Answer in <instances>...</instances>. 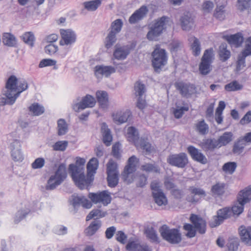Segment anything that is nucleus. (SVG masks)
Listing matches in <instances>:
<instances>
[{
	"label": "nucleus",
	"instance_id": "1",
	"mask_svg": "<svg viewBox=\"0 0 251 251\" xmlns=\"http://www.w3.org/2000/svg\"><path fill=\"white\" fill-rule=\"evenodd\" d=\"M85 160L80 157H77L75 164L69 165V171L73 180L75 185L80 189L88 187L93 181V178L86 177L84 175V164Z\"/></svg>",
	"mask_w": 251,
	"mask_h": 251
},
{
	"label": "nucleus",
	"instance_id": "2",
	"mask_svg": "<svg viewBox=\"0 0 251 251\" xmlns=\"http://www.w3.org/2000/svg\"><path fill=\"white\" fill-rule=\"evenodd\" d=\"M190 221L194 226L190 224H185L183 226L184 230L187 231L186 236L189 238L194 237L196 235L195 229L201 234H203L205 232L206 222L201 217L192 214L190 217Z\"/></svg>",
	"mask_w": 251,
	"mask_h": 251
},
{
	"label": "nucleus",
	"instance_id": "3",
	"mask_svg": "<svg viewBox=\"0 0 251 251\" xmlns=\"http://www.w3.org/2000/svg\"><path fill=\"white\" fill-rule=\"evenodd\" d=\"M3 92L6 97L5 103L9 105L13 104L18 98V79L15 75H11L8 78Z\"/></svg>",
	"mask_w": 251,
	"mask_h": 251
},
{
	"label": "nucleus",
	"instance_id": "4",
	"mask_svg": "<svg viewBox=\"0 0 251 251\" xmlns=\"http://www.w3.org/2000/svg\"><path fill=\"white\" fill-rule=\"evenodd\" d=\"M169 18L163 16L154 21L151 25L150 30L147 37L150 40H156L157 38L162 33L163 30L166 28V25L169 21Z\"/></svg>",
	"mask_w": 251,
	"mask_h": 251
},
{
	"label": "nucleus",
	"instance_id": "5",
	"mask_svg": "<svg viewBox=\"0 0 251 251\" xmlns=\"http://www.w3.org/2000/svg\"><path fill=\"white\" fill-rule=\"evenodd\" d=\"M67 176L65 165H59L54 175H51L48 180L46 189L48 190L54 189L60 185Z\"/></svg>",
	"mask_w": 251,
	"mask_h": 251
},
{
	"label": "nucleus",
	"instance_id": "6",
	"mask_svg": "<svg viewBox=\"0 0 251 251\" xmlns=\"http://www.w3.org/2000/svg\"><path fill=\"white\" fill-rule=\"evenodd\" d=\"M159 232L162 238L171 244H178L181 241V235L177 229H171L164 225L160 227Z\"/></svg>",
	"mask_w": 251,
	"mask_h": 251
},
{
	"label": "nucleus",
	"instance_id": "7",
	"mask_svg": "<svg viewBox=\"0 0 251 251\" xmlns=\"http://www.w3.org/2000/svg\"><path fill=\"white\" fill-rule=\"evenodd\" d=\"M151 194L155 203L158 206H165L168 204V199L161 188L160 183L154 180L151 184Z\"/></svg>",
	"mask_w": 251,
	"mask_h": 251
},
{
	"label": "nucleus",
	"instance_id": "8",
	"mask_svg": "<svg viewBox=\"0 0 251 251\" xmlns=\"http://www.w3.org/2000/svg\"><path fill=\"white\" fill-rule=\"evenodd\" d=\"M213 50L210 48L204 51L199 65V70L201 74L206 75L212 70L211 64L213 58Z\"/></svg>",
	"mask_w": 251,
	"mask_h": 251
},
{
	"label": "nucleus",
	"instance_id": "9",
	"mask_svg": "<svg viewBox=\"0 0 251 251\" xmlns=\"http://www.w3.org/2000/svg\"><path fill=\"white\" fill-rule=\"evenodd\" d=\"M152 65L155 70L165 66L167 63V57L165 50L161 49L156 46L152 53Z\"/></svg>",
	"mask_w": 251,
	"mask_h": 251
},
{
	"label": "nucleus",
	"instance_id": "10",
	"mask_svg": "<svg viewBox=\"0 0 251 251\" xmlns=\"http://www.w3.org/2000/svg\"><path fill=\"white\" fill-rule=\"evenodd\" d=\"M175 86L182 97L190 98L197 92V88L195 85L189 82L178 81L175 83Z\"/></svg>",
	"mask_w": 251,
	"mask_h": 251
},
{
	"label": "nucleus",
	"instance_id": "11",
	"mask_svg": "<svg viewBox=\"0 0 251 251\" xmlns=\"http://www.w3.org/2000/svg\"><path fill=\"white\" fill-rule=\"evenodd\" d=\"M61 39L59 41L61 46H67L70 47L76 40V35L75 31L71 29L60 30Z\"/></svg>",
	"mask_w": 251,
	"mask_h": 251
},
{
	"label": "nucleus",
	"instance_id": "12",
	"mask_svg": "<svg viewBox=\"0 0 251 251\" xmlns=\"http://www.w3.org/2000/svg\"><path fill=\"white\" fill-rule=\"evenodd\" d=\"M231 211L230 208L225 207L218 210L217 215L213 217L210 222V226L212 227H216L221 224L223 221L230 217Z\"/></svg>",
	"mask_w": 251,
	"mask_h": 251
},
{
	"label": "nucleus",
	"instance_id": "13",
	"mask_svg": "<svg viewBox=\"0 0 251 251\" xmlns=\"http://www.w3.org/2000/svg\"><path fill=\"white\" fill-rule=\"evenodd\" d=\"M88 197L94 203H101L106 206L111 201V197L107 191H103L100 193L89 194Z\"/></svg>",
	"mask_w": 251,
	"mask_h": 251
},
{
	"label": "nucleus",
	"instance_id": "14",
	"mask_svg": "<svg viewBox=\"0 0 251 251\" xmlns=\"http://www.w3.org/2000/svg\"><path fill=\"white\" fill-rule=\"evenodd\" d=\"M167 162L172 166L183 168L188 162V157L185 153L172 154L168 156Z\"/></svg>",
	"mask_w": 251,
	"mask_h": 251
},
{
	"label": "nucleus",
	"instance_id": "15",
	"mask_svg": "<svg viewBox=\"0 0 251 251\" xmlns=\"http://www.w3.org/2000/svg\"><path fill=\"white\" fill-rule=\"evenodd\" d=\"M96 103V101L94 97L90 95H86L82 99L81 101L73 104L72 107L75 112H79L86 108L93 107Z\"/></svg>",
	"mask_w": 251,
	"mask_h": 251
},
{
	"label": "nucleus",
	"instance_id": "16",
	"mask_svg": "<svg viewBox=\"0 0 251 251\" xmlns=\"http://www.w3.org/2000/svg\"><path fill=\"white\" fill-rule=\"evenodd\" d=\"M137 158L135 156L132 155L128 160L127 165L125 167L122 174V178L125 181L130 183L132 181V179H128L130 175H132L136 170V164Z\"/></svg>",
	"mask_w": 251,
	"mask_h": 251
},
{
	"label": "nucleus",
	"instance_id": "17",
	"mask_svg": "<svg viewBox=\"0 0 251 251\" xmlns=\"http://www.w3.org/2000/svg\"><path fill=\"white\" fill-rule=\"evenodd\" d=\"M95 75L97 78L107 77L116 72L115 68L111 66L97 65L94 68Z\"/></svg>",
	"mask_w": 251,
	"mask_h": 251
},
{
	"label": "nucleus",
	"instance_id": "18",
	"mask_svg": "<svg viewBox=\"0 0 251 251\" xmlns=\"http://www.w3.org/2000/svg\"><path fill=\"white\" fill-rule=\"evenodd\" d=\"M11 155L15 161H22L24 156L21 151V144L19 141L14 140L10 144Z\"/></svg>",
	"mask_w": 251,
	"mask_h": 251
},
{
	"label": "nucleus",
	"instance_id": "19",
	"mask_svg": "<svg viewBox=\"0 0 251 251\" xmlns=\"http://www.w3.org/2000/svg\"><path fill=\"white\" fill-rule=\"evenodd\" d=\"M148 9L146 6L143 5L139 9L136 10L129 17L128 21L131 24H134L142 20L146 15Z\"/></svg>",
	"mask_w": 251,
	"mask_h": 251
},
{
	"label": "nucleus",
	"instance_id": "20",
	"mask_svg": "<svg viewBox=\"0 0 251 251\" xmlns=\"http://www.w3.org/2000/svg\"><path fill=\"white\" fill-rule=\"evenodd\" d=\"M130 47L129 45L120 46H116L113 53L114 57L118 60H124L126 58L130 51Z\"/></svg>",
	"mask_w": 251,
	"mask_h": 251
},
{
	"label": "nucleus",
	"instance_id": "21",
	"mask_svg": "<svg viewBox=\"0 0 251 251\" xmlns=\"http://www.w3.org/2000/svg\"><path fill=\"white\" fill-rule=\"evenodd\" d=\"M180 22L183 30H190L194 26V20L190 13L182 15L180 19Z\"/></svg>",
	"mask_w": 251,
	"mask_h": 251
},
{
	"label": "nucleus",
	"instance_id": "22",
	"mask_svg": "<svg viewBox=\"0 0 251 251\" xmlns=\"http://www.w3.org/2000/svg\"><path fill=\"white\" fill-rule=\"evenodd\" d=\"M71 204L74 208L78 207L80 204L86 208H90L92 204L88 199L84 196H73V199L71 201Z\"/></svg>",
	"mask_w": 251,
	"mask_h": 251
},
{
	"label": "nucleus",
	"instance_id": "23",
	"mask_svg": "<svg viewBox=\"0 0 251 251\" xmlns=\"http://www.w3.org/2000/svg\"><path fill=\"white\" fill-rule=\"evenodd\" d=\"M239 233L242 242L248 246H251V227L241 226L239 228Z\"/></svg>",
	"mask_w": 251,
	"mask_h": 251
},
{
	"label": "nucleus",
	"instance_id": "24",
	"mask_svg": "<svg viewBox=\"0 0 251 251\" xmlns=\"http://www.w3.org/2000/svg\"><path fill=\"white\" fill-rule=\"evenodd\" d=\"M187 151L194 160L203 164L207 163L206 157L198 149L190 146L188 147Z\"/></svg>",
	"mask_w": 251,
	"mask_h": 251
},
{
	"label": "nucleus",
	"instance_id": "25",
	"mask_svg": "<svg viewBox=\"0 0 251 251\" xmlns=\"http://www.w3.org/2000/svg\"><path fill=\"white\" fill-rule=\"evenodd\" d=\"M131 115V112L128 110L124 111H119L113 114V120L115 123L122 124L126 122Z\"/></svg>",
	"mask_w": 251,
	"mask_h": 251
},
{
	"label": "nucleus",
	"instance_id": "26",
	"mask_svg": "<svg viewBox=\"0 0 251 251\" xmlns=\"http://www.w3.org/2000/svg\"><path fill=\"white\" fill-rule=\"evenodd\" d=\"M189 190L192 195L187 197V200L189 202H196L199 201V199L196 198V196H198L201 197H204L206 195L205 191L200 188L192 186L189 188Z\"/></svg>",
	"mask_w": 251,
	"mask_h": 251
},
{
	"label": "nucleus",
	"instance_id": "27",
	"mask_svg": "<svg viewBox=\"0 0 251 251\" xmlns=\"http://www.w3.org/2000/svg\"><path fill=\"white\" fill-rule=\"evenodd\" d=\"M100 130L102 136L103 142L107 146L111 145L112 141V136L110 129L105 123H102L100 126Z\"/></svg>",
	"mask_w": 251,
	"mask_h": 251
},
{
	"label": "nucleus",
	"instance_id": "28",
	"mask_svg": "<svg viewBox=\"0 0 251 251\" xmlns=\"http://www.w3.org/2000/svg\"><path fill=\"white\" fill-rule=\"evenodd\" d=\"M251 200V189L246 188L241 190L237 196V202L239 204L245 205L247 203L249 202Z\"/></svg>",
	"mask_w": 251,
	"mask_h": 251
},
{
	"label": "nucleus",
	"instance_id": "29",
	"mask_svg": "<svg viewBox=\"0 0 251 251\" xmlns=\"http://www.w3.org/2000/svg\"><path fill=\"white\" fill-rule=\"evenodd\" d=\"M126 136L128 141L133 143L135 146L138 144L140 140L138 136L137 130L132 126L129 127L127 128Z\"/></svg>",
	"mask_w": 251,
	"mask_h": 251
},
{
	"label": "nucleus",
	"instance_id": "30",
	"mask_svg": "<svg viewBox=\"0 0 251 251\" xmlns=\"http://www.w3.org/2000/svg\"><path fill=\"white\" fill-rule=\"evenodd\" d=\"M233 134L231 132H225L216 140L218 148L226 146L233 140Z\"/></svg>",
	"mask_w": 251,
	"mask_h": 251
},
{
	"label": "nucleus",
	"instance_id": "31",
	"mask_svg": "<svg viewBox=\"0 0 251 251\" xmlns=\"http://www.w3.org/2000/svg\"><path fill=\"white\" fill-rule=\"evenodd\" d=\"M98 102L102 108L107 107L108 103V94L104 91H98L96 93Z\"/></svg>",
	"mask_w": 251,
	"mask_h": 251
},
{
	"label": "nucleus",
	"instance_id": "32",
	"mask_svg": "<svg viewBox=\"0 0 251 251\" xmlns=\"http://www.w3.org/2000/svg\"><path fill=\"white\" fill-rule=\"evenodd\" d=\"M98 165L99 162L97 158H92L90 160L87 165V176L86 177H91L93 179H94L92 176L96 173Z\"/></svg>",
	"mask_w": 251,
	"mask_h": 251
},
{
	"label": "nucleus",
	"instance_id": "33",
	"mask_svg": "<svg viewBox=\"0 0 251 251\" xmlns=\"http://www.w3.org/2000/svg\"><path fill=\"white\" fill-rule=\"evenodd\" d=\"M201 146L204 151L212 150L218 148L216 140L213 139H204L201 143Z\"/></svg>",
	"mask_w": 251,
	"mask_h": 251
},
{
	"label": "nucleus",
	"instance_id": "34",
	"mask_svg": "<svg viewBox=\"0 0 251 251\" xmlns=\"http://www.w3.org/2000/svg\"><path fill=\"white\" fill-rule=\"evenodd\" d=\"M228 43L236 47H239L243 42V37L241 33H238L228 36L226 39Z\"/></svg>",
	"mask_w": 251,
	"mask_h": 251
},
{
	"label": "nucleus",
	"instance_id": "35",
	"mask_svg": "<svg viewBox=\"0 0 251 251\" xmlns=\"http://www.w3.org/2000/svg\"><path fill=\"white\" fill-rule=\"evenodd\" d=\"M219 55L220 59L223 62L227 60L230 57L231 53L229 50H227L226 44H222L219 47Z\"/></svg>",
	"mask_w": 251,
	"mask_h": 251
},
{
	"label": "nucleus",
	"instance_id": "36",
	"mask_svg": "<svg viewBox=\"0 0 251 251\" xmlns=\"http://www.w3.org/2000/svg\"><path fill=\"white\" fill-rule=\"evenodd\" d=\"M195 130L201 135H206L209 131V126L202 120L195 124Z\"/></svg>",
	"mask_w": 251,
	"mask_h": 251
},
{
	"label": "nucleus",
	"instance_id": "37",
	"mask_svg": "<svg viewBox=\"0 0 251 251\" xmlns=\"http://www.w3.org/2000/svg\"><path fill=\"white\" fill-rule=\"evenodd\" d=\"M101 226L100 220H95L92 222L89 226L86 229V233L89 236L93 235Z\"/></svg>",
	"mask_w": 251,
	"mask_h": 251
},
{
	"label": "nucleus",
	"instance_id": "38",
	"mask_svg": "<svg viewBox=\"0 0 251 251\" xmlns=\"http://www.w3.org/2000/svg\"><path fill=\"white\" fill-rule=\"evenodd\" d=\"M28 109L31 114L33 116H39L42 114L45 111L44 108L38 103L32 104Z\"/></svg>",
	"mask_w": 251,
	"mask_h": 251
},
{
	"label": "nucleus",
	"instance_id": "39",
	"mask_svg": "<svg viewBox=\"0 0 251 251\" xmlns=\"http://www.w3.org/2000/svg\"><path fill=\"white\" fill-rule=\"evenodd\" d=\"M3 44L8 47H14L17 41L14 35L9 33H5L2 38Z\"/></svg>",
	"mask_w": 251,
	"mask_h": 251
},
{
	"label": "nucleus",
	"instance_id": "40",
	"mask_svg": "<svg viewBox=\"0 0 251 251\" xmlns=\"http://www.w3.org/2000/svg\"><path fill=\"white\" fill-rule=\"evenodd\" d=\"M141 170L147 173L159 174L160 168L158 165L155 164L146 163L141 166Z\"/></svg>",
	"mask_w": 251,
	"mask_h": 251
},
{
	"label": "nucleus",
	"instance_id": "41",
	"mask_svg": "<svg viewBox=\"0 0 251 251\" xmlns=\"http://www.w3.org/2000/svg\"><path fill=\"white\" fill-rule=\"evenodd\" d=\"M137 149H140L147 153H151L153 150V147L147 140L141 138L139 142L136 146Z\"/></svg>",
	"mask_w": 251,
	"mask_h": 251
},
{
	"label": "nucleus",
	"instance_id": "42",
	"mask_svg": "<svg viewBox=\"0 0 251 251\" xmlns=\"http://www.w3.org/2000/svg\"><path fill=\"white\" fill-rule=\"evenodd\" d=\"M245 142L242 138H240L233 145L232 151L235 154H240L246 145Z\"/></svg>",
	"mask_w": 251,
	"mask_h": 251
},
{
	"label": "nucleus",
	"instance_id": "43",
	"mask_svg": "<svg viewBox=\"0 0 251 251\" xmlns=\"http://www.w3.org/2000/svg\"><path fill=\"white\" fill-rule=\"evenodd\" d=\"M191 41H193L191 45L193 54L195 56H198L201 53V51L200 42L198 39L195 37L191 39Z\"/></svg>",
	"mask_w": 251,
	"mask_h": 251
},
{
	"label": "nucleus",
	"instance_id": "44",
	"mask_svg": "<svg viewBox=\"0 0 251 251\" xmlns=\"http://www.w3.org/2000/svg\"><path fill=\"white\" fill-rule=\"evenodd\" d=\"M101 3V0H93L85 2L83 5L87 10L95 11L100 6Z\"/></svg>",
	"mask_w": 251,
	"mask_h": 251
},
{
	"label": "nucleus",
	"instance_id": "45",
	"mask_svg": "<svg viewBox=\"0 0 251 251\" xmlns=\"http://www.w3.org/2000/svg\"><path fill=\"white\" fill-rule=\"evenodd\" d=\"M58 134L60 136L65 135L68 131V126L66 121L60 119L57 121Z\"/></svg>",
	"mask_w": 251,
	"mask_h": 251
},
{
	"label": "nucleus",
	"instance_id": "46",
	"mask_svg": "<svg viewBox=\"0 0 251 251\" xmlns=\"http://www.w3.org/2000/svg\"><path fill=\"white\" fill-rule=\"evenodd\" d=\"M242 88L243 85L236 80L233 81L225 86V90L227 91H236L241 90Z\"/></svg>",
	"mask_w": 251,
	"mask_h": 251
},
{
	"label": "nucleus",
	"instance_id": "47",
	"mask_svg": "<svg viewBox=\"0 0 251 251\" xmlns=\"http://www.w3.org/2000/svg\"><path fill=\"white\" fill-rule=\"evenodd\" d=\"M146 233L147 237L152 242L159 243V240L156 231L152 227L148 228L146 230Z\"/></svg>",
	"mask_w": 251,
	"mask_h": 251
},
{
	"label": "nucleus",
	"instance_id": "48",
	"mask_svg": "<svg viewBox=\"0 0 251 251\" xmlns=\"http://www.w3.org/2000/svg\"><path fill=\"white\" fill-rule=\"evenodd\" d=\"M225 185L223 183H217L211 188V191L214 195H222L225 192Z\"/></svg>",
	"mask_w": 251,
	"mask_h": 251
},
{
	"label": "nucleus",
	"instance_id": "49",
	"mask_svg": "<svg viewBox=\"0 0 251 251\" xmlns=\"http://www.w3.org/2000/svg\"><path fill=\"white\" fill-rule=\"evenodd\" d=\"M239 246L238 240L237 238H230L226 244L229 251H237Z\"/></svg>",
	"mask_w": 251,
	"mask_h": 251
},
{
	"label": "nucleus",
	"instance_id": "50",
	"mask_svg": "<svg viewBox=\"0 0 251 251\" xmlns=\"http://www.w3.org/2000/svg\"><path fill=\"white\" fill-rule=\"evenodd\" d=\"M237 164L234 162H229L225 163L223 166V171L227 174H232L235 171Z\"/></svg>",
	"mask_w": 251,
	"mask_h": 251
},
{
	"label": "nucleus",
	"instance_id": "51",
	"mask_svg": "<svg viewBox=\"0 0 251 251\" xmlns=\"http://www.w3.org/2000/svg\"><path fill=\"white\" fill-rule=\"evenodd\" d=\"M68 145V142L67 141H59L56 142L53 146L52 148L55 151H63L66 150Z\"/></svg>",
	"mask_w": 251,
	"mask_h": 251
},
{
	"label": "nucleus",
	"instance_id": "52",
	"mask_svg": "<svg viewBox=\"0 0 251 251\" xmlns=\"http://www.w3.org/2000/svg\"><path fill=\"white\" fill-rule=\"evenodd\" d=\"M214 16L216 18L220 20H224L226 16L225 5H221L220 6H217L215 9Z\"/></svg>",
	"mask_w": 251,
	"mask_h": 251
},
{
	"label": "nucleus",
	"instance_id": "53",
	"mask_svg": "<svg viewBox=\"0 0 251 251\" xmlns=\"http://www.w3.org/2000/svg\"><path fill=\"white\" fill-rule=\"evenodd\" d=\"M24 42L32 47L34 45V36L31 32H26L22 36Z\"/></svg>",
	"mask_w": 251,
	"mask_h": 251
},
{
	"label": "nucleus",
	"instance_id": "54",
	"mask_svg": "<svg viewBox=\"0 0 251 251\" xmlns=\"http://www.w3.org/2000/svg\"><path fill=\"white\" fill-rule=\"evenodd\" d=\"M108 185L110 187H115L118 183V174L107 175Z\"/></svg>",
	"mask_w": 251,
	"mask_h": 251
},
{
	"label": "nucleus",
	"instance_id": "55",
	"mask_svg": "<svg viewBox=\"0 0 251 251\" xmlns=\"http://www.w3.org/2000/svg\"><path fill=\"white\" fill-rule=\"evenodd\" d=\"M117 33L110 31L106 38L105 46L108 49L110 48L116 41Z\"/></svg>",
	"mask_w": 251,
	"mask_h": 251
},
{
	"label": "nucleus",
	"instance_id": "56",
	"mask_svg": "<svg viewBox=\"0 0 251 251\" xmlns=\"http://www.w3.org/2000/svg\"><path fill=\"white\" fill-rule=\"evenodd\" d=\"M116 174H118L117 164L112 160H110L107 164V174L113 175Z\"/></svg>",
	"mask_w": 251,
	"mask_h": 251
},
{
	"label": "nucleus",
	"instance_id": "57",
	"mask_svg": "<svg viewBox=\"0 0 251 251\" xmlns=\"http://www.w3.org/2000/svg\"><path fill=\"white\" fill-rule=\"evenodd\" d=\"M134 90L136 96L142 97L146 91L145 86L141 83V82L137 81L135 84Z\"/></svg>",
	"mask_w": 251,
	"mask_h": 251
},
{
	"label": "nucleus",
	"instance_id": "58",
	"mask_svg": "<svg viewBox=\"0 0 251 251\" xmlns=\"http://www.w3.org/2000/svg\"><path fill=\"white\" fill-rule=\"evenodd\" d=\"M123 22L121 19H117L112 23L111 25V31L116 33H119L122 29Z\"/></svg>",
	"mask_w": 251,
	"mask_h": 251
},
{
	"label": "nucleus",
	"instance_id": "59",
	"mask_svg": "<svg viewBox=\"0 0 251 251\" xmlns=\"http://www.w3.org/2000/svg\"><path fill=\"white\" fill-rule=\"evenodd\" d=\"M251 0H238L237 7L238 9L243 11L248 9L251 5Z\"/></svg>",
	"mask_w": 251,
	"mask_h": 251
},
{
	"label": "nucleus",
	"instance_id": "60",
	"mask_svg": "<svg viewBox=\"0 0 251 251\" xmlns=\"http://www.w3.org/2000/svg\"><path fill=\"white\" fill-rule=\"evenodd\" d=\"M29 210H21L18 211L15 217L14 222L16 224L18 223L21 220L24 218L26 215L29 212Z\"/></svg>",
	"mask_w": 251,
	"mask_h": 251
},
{
	"label": "nucleus",
	"instance_id": "61",
	"mask_svg": "<svg viewBox=\"0 0 251 251\" xmlns=\"http://www.w3.org/2000/svg\"><path fill=\"white\" fill-rule=\"evenodd\" d=\"M189 110L188 106H177L176 108L174 111V114L175 118L177 119L180 118L184 114L185 111Z\"/></svg>",
	"mask_w": 251,
	"mask_h": 251
},
{
	"label": "nucleus",
	"instance_id": "62",
	"mask_svg": "<svg viewBox=\"0 0 251 251\" xmlns=\"http://www.w3.org/2000/svg\"><path fill=\"white\" fill-rule=\"evenodd\" d=\"M45 163V159L43 158L39 157L31 164V167L34 169H41L44 166Z\"/></svg>",
	"mask_w": 251,
	"mask_h": 251
},
{
	"label": "nucleus",
	"instance_id": "63",
	"mask_svg": "<svg viewBox=\"0 0 251 251\" xmlns=\"http://www.w3.org/2000/svg\"><path fill=\"white\" fill-rule=\"evenodd\" d=\"M28 88V85L26 81L24 79L18 81V93L17 97H19L21 93L26 90Z\"/></svg>",
	"mask_w": 251,
	"mask_h": 251
},
{
	"label": "nucleus",
	"instance_id": "64",
	"mask_svg": "<svg viewBox=\"0 0 251 251\" xmlns=\"http://www.w3.org/2000/svg\"><path fill=\"white\" fill-rule=\"evenodd\" d=\"M141 244L135 241L129 242L126 246V249L128 251H139Z\"/></svg>",
	"mask_w": 251,
	"mask_h": 251
}]
</instances>
